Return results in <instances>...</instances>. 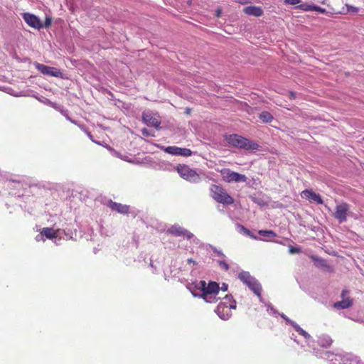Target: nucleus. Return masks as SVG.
Listing matches in <instances>:
<instances>
[{"mask_svg":"<svg viewBox=\"0 0 364 364\" xmlns=\"http://www.w3.org/2000/svg\"><path fill=\"white\" fill-rule=\"evenodd\" d=\"M223 138L228 145L239 149L253 151L260 148L259 144L256 141L237 134H227L223 136Z\"/></svg>","mask_w":364,"mask_h":364,"instance_id":"1","label":"nucleus"},{"mask_svg":"<svg viewBox=\"0 0 364 364\" xmlns=\"http://www.w3.org/2000/svg\"><path fill=\"white\" fill-rule=\"evenodd\" d=\"M210 196L216 202L223 205H231L234 199L221 185L213 184L210 187Z\"/></svg>","mask_w":364,"mask_h":364,"instance_id":"2","label":"nucleus"},{"mask_svg":"<svg viewBox=\"0 0 364 364\" xmlns=\"http://www.w3.org/2000/svg\"><path fill=\"white\" fill-rule=\"evenodd\" d=\"M238 278L245 283L258 297H261L262 287L257 280L252 277L248 272H242Z\"/></svg>","mask_w":364,"mask_h":364,"instance_id":"3","label":"nucleus"},{"mask_svg":"<svg viewBox=\"0 0 364 364\" xmlns=\"http://www.w3.org/2000/svg\"><path fill=\"white\" fill-rule=\"evenodd\" d=\"M176 171L181 178L189 182L197 183L200 181L199 174L187 165L178 164Z\"/></svg>","mask_w":364,"mask_h":364,"instance_id":"4","label":"nucleus"},{"mask_svg":"<svg viewBox=\"0 0 364 364\" xmlns=\"http://www.w3.org/2000/svg\"><path fill=\"white\" fill-rule=\"evenodd\" d=\"M225 300H228L230 302L228 304L226 302H220L216 309L217 314L223 320L229 318L231 315V309H235L236 305L235 301H231V298L225 296Z\"/></svg>","mask_w":364,"mask_h":364,"instance_id":"5","label":"nucleus"},{"mask_svg":"<svg viewBox=\"0 0 364 364\" xmlns=\"http://www.w3.org/2000/svg\"><path fill=\"white\" fill-rule=\"evenodd\" d=\"M220 173L224 181L227 183L246 182L247 178L245 175L231 171L230 168H223Z\"/></svg>","mask_w":364,"mask_h":364,"instance_id":"6","label":"nucleus"},{"mask_svg":"<svg viewBox=\"0 0 364 364\" xmlns=\"http://www.w3.org/2000/svg\"><path fill=\"white\" fill-rule=\"evenodd\" d=\"M349 212L350 205L346 202H343L336 206L333 216L339 223H343L347 220Z\"/></svg>","mask_w":364,"mask_h":364,"instance_id":"7","label":"nucleus"},{"mask_svg":"<svg viewBox=\"0 0 364 364\" xmlns=\"http://www.w3.org/2000/svg\"><path fill=\"white\" fill-rule=\"evenodd\" d=\"M349 293L350 291L348 289H343L341 294L342 300L335 302L333 307L337 309H344L351 307L353 304V301L348 296Z\"/></svg>","mask_w":364,"mask_h":364,"instance_id":"8","label":"nucleus"},{"mask_svg":"<svg viewBox=\"0 0 364 364\" xmlns=\"http://www.w3.org/2000/svg\"><path fill=\"white\" fill-rule=\"evenodd\" d=\"M203 296L208 294H218L220 291L219 284L215 282H210L208 284L205 281L200 282V287Z\"/></svg>","mask_w":364,"mask_h":364,"instance_id":"9","label":"nucleus"},{"mask_svg":"<svg viewBox=\"0 0 364 364\" xmlns=\"http://www.w3.org/2000/svg\"><path fill=\"white\" fill-rule=\"evenodd\" d=\"M22 18L25 21V22L31 27L40 30L43 28V24L42 23L40 18L30 13H23L22 14Z\"/></svg>","mask_w":364,"mask_h":364,"instance_id":"10","label":"nucleus"},{"mask_svg":"<svg viewBox=\"0 0 364 364\" xmlns=\"http://www.w3.org/2000/svg\"><path fill=\"white\" fill-rule=\"evenodd\" d=\"M36 68L38 71H40L43 75H48V76L62 77V73H61L60 70H59L56 68L47 66L46 65L41 64V63H37L36 65Z\"/></svg>","mask_w":364,"mask_h":364,"instance_id":"11","label":"nucleus"},{"mask_svg":"<svg viewBox=\"0 0 364 364\" xmlns=\"http://www.w3.org/2000/svg\"><path fill=\"white\" fill-rule=\"evenodd\" d=\"M166 153L172 155L177 156H190L192 155V151L191 149L187 148H180L175 146H170L165 147L164 149Z\"/></svg>","mask_w":364,"mask_h":364,"instance_id":"12","label":"nucleus"},{"mask_svg":"<svg viewBox=\"0 0 364 364\" xmlns=\"http://www.w3.org/2000/svg\"><path fill=\"white\" fill-rule=\"evenodd\" d=\"M301 196L303 198H305L311 203L314 202V203H316L317 204H323V201L321 196L319 194L315 193L314 191H313L311 189H310V190L306 189V190L303 191L301 193Z\"/></svg>","mask_w":364,"mask_h":364,"instance_id":"13","label":"nucleus"},{"mask_svg":"<svg viewBox=\"0 0 364 364\" xmlns=\"http://www.w3.org/2000/svg\"><path fill=\"white\" fill-rule=\"evenodd\" d=\"M167 232L176 237H186L188 239H191L193 236V235L191 232H188V230H185L184 228L178 225L171 226L170 228L168 229Z\"/></svg>","mask_w":364,"mask_h":364,"instance_id":"14","label":"nucleus"},{"mask_svg":"<svg viewBox=\"0 0 364 364\" xmlns=\"http://www.w3.org/2000/svg\"><path fill=\"white\" fill-rule=\"evenodd\" d=\"M142 119L148 126L160 129L161 120L154 115H142Z\"/></svg>","mask_w":364,"mask_h":364,"instance_id":"15","label":"nucleus"},{"mask_svg":"<svg viewBox=\"0 0 364 364\" xmlns=\"http://www.w3.org/2000/svg\"><path fill=\"white\" fill-rule=\"evenodd\" d=\"M108 206L112 210L122 214H127L129 211V206L110 200Z\"/></svg>","mask_w":364,"mask_h":364,"instance_id":"16","label":"nucleus"},{"mask_svg":"<svg viewBox=\"0 0 364 364\" xmlns=\"http://www.w3.org/2000/svg\"><path fill=\"white\" fill-rule=\"evenodd\" d=\"M245 14L255 17L261 16L263 14L262 9L259 6H250L244 8Z\"/></svg>","mask_w":364,"mask_h":364,"instance_id":"17","label":"nucleus"},{"mask_svg":"<svg viewBox=\"0 0 364 364\" xmlns=\"http://www.w3.org/2000/svg\"><path fill=\"white\" fill-rule=\"evenodd\" d=\"M318 343L321 347L328 348L333 343L332 338L328 335H322L318 338Z\"/></svg>","mask_w":364,"mask_h":364,"instance_id":"18","label":"nucleus"},{"mask_svg":"<svg viewBox=\"0 0 364 364\" xmlns=\"http://www.w3.org/2000/svg\"><path fill=\"white\" fill-rule=\"evenodd\" d=\"M310 258L314 260V262H316V266L318 267H323L327 270L331 269V267L328 264L326 261L322 258H318L315 255H311Z\"/></svg>","mask_w":364,"mask_h":364,"instance_id":"19","label":"nucleus"},{"mask_svg":"<svg viewBox=\"0 0 364 364\" xmlns=\"http://www.w3.org/2000/svg\"><path fill=\"white\" fill-rule=\"evenodd\" d=\"M218 294H208L207 296L200 295V297L204 299L207 303H215L218 299L216 298Z\"/></svg>","mask_w":364,"mask_h":364,"instance_id":"20","label":"nucleus"},{"mask_svg":"<svg viewBox=\"0 0 364 364\" xmlns=\"http://www.w3.org/2000/svg\"><path fill=\"white\" fill-rule=\"evenodd\" d=\"M259 235L264 237H275L277 234L273 230H261L258 231Z\"/></svg>","mask_w":364,"mask_h":364,"instance_id":"21","label":"nucleus"},{"mask_svg":"<svg viewBox=\"0 0 364 364\" xmlns=\"http://www.w3.org/2000/svg\"><path fill=\"white\" fill-rule=\"evenodd\" d=\"M311 6L312 4H309L307 3H303L298 4L296 8L299 9L304 11H311Z\"/></svg>","mask_w":364,"mask_h":364,"instance_id":"22","label":"nucleus"},{"mask_svg":"<svg viewBox=\"0 0 364 364\" xmlns=\"http://www.w3.org/2000/svg\"><path fill=\"white\" fill-rule=\"evenodd\" d=\"M261 122L269 123L273 120V115H259Z\"/></svg>","mask_w":364,"mask_h":364,"instance_id":"23","label":"nucleus"},{"mask_svg":"<svg viewBox=\"0 0 364 364\" xmlns=\"http://www.w3.org/2000/svg\"><path fill=\"white\" fill-rule=\"evenodd\" d=\"M313 11L319 12L321 14H325L326 11L325 9L321 8V7L314 5V4H312V6H311V11Z\"/></svg>","mask_w":364,"mask_h":364,"instance_id":"24","label":"nucleus"},{"mask_svg":"<svg viewBox=\"0 0 364 364\" xmlns=\"http://www.w3.org/2000/svg\"><path fill=\"white\" fill-rule=\"evenodd\" d=\"M292 326L293 328H294V330L299 334V335H302V333H304V330L303 328H301L298 324H296V323H292Z\"/></svg>","mask_w":364,"mask_h":364,"instance_id":"25","label":"nucleus"},{"mask_svg":"<svg viewBox=\"0 0 364 364\" xmlns=\"http://www.w3.org/2000/svg\"><path fill=\"white\" fill-rule=\"evenodd\" d=\"M241 229L242 230V232L247 236H250V237L252 238H254V239H257V237L254 236L252 232L250 231V230H248L247 228L243 227V226H241Z\"/></svg>","mask_w":364,"mask_h":364,"instance_id":"26","label":"nucleus"},{"mask_svg":"<svg viewBox=\"0 0 364 364\" xmlns=\"http://www.w3.org/2000/svg\"><path fill=\"white\" fill-rule=\"evenodd\" d=\"M218 264L224 270L227 271L229 269V264L225 261H219Z\"/></svg>","mask_w":364,"mask_h":364,"instance_id":"27","label":"nucleus"},{"mask_svg":"<svg viewBox=\"0 0 364 364\" xmlns=\"http://www.w3.org/2000/svg\"><path fill=\"white\" fill-rule=\"evenodd\" d=\"M141 134L145 136H154V133L150 132L146 128H143L141 130Z\"/></svg>","mask_w":364,"mask_h":364,"instance_id":"28","label":"nucleus"},{"mask_svg":"<svg viewBox=\"0 0 364 364\" xmlns=\"http://www.w3.org/2000/svg\"><path fill=\"white\" fill-rule=\"evenodd\" d=\"M301 2V0H285L284 3L286 4H290V5H298Z\"/></svg>","mask_w":364,"mask_h":364,"instance_id":"29","label":"nucleus"},{"mask_svg":"<svg viewBox=\"0 0 364 364\" xmlns=\"http://www.w3.org/2000/svg\"><path fill=\"white\" fill-rule=\"evenodd\" d=\"M347 10L349 12H353L356 13L358 11V9L357 7H355L353 6L347 5Z\"/></svg>","mask_w":364,"mask_h":364,"instance_id":"30","label":"nucleus"},{"mask_svg":"<svg viewBox=\"0 0 364 364\" xmlns=\"http://www.w3.org/2000/svg\"><path fill=\"white\" fill-rule=\"evenodd\" d=\"M300 252L299 249L294 247H290L289 252L291 254L299 253Z\"/></svg>","mask_w":364,"mask_h":364,"instance_id":"31","label":"nucleus"},{"mask_svg":"<svg viewBox=\"0 0 364 364\" xmlns=\"http://www.w3.org/2000/svg\"><path fill=\"white\" fill-rule=\"evenodd\" d=\"M51 24V19L49 18H46L45 24L43 25V27L48 28Z\"/></svg>","mask_w":364,"mask_h":364,"instance_id":"32","label":"nucleus"},{"mask_svg":"<svg viewBox=\"0 0 364 364\" xmlns=\"http://www.w3.org/2000/svg\"><path fill=\"white\" fill-rule=\"evenodd\" d=\"M228 284H223L222 287H221V289L223 291H226L228 290Z\"/></svg>","mask_w":364,"mask_h":364,"instance_id":"33","label":"nucleus"},{"mask_svg":"<svg viewBox=\"0 0 364 364\" xmlns=\"http://www.w3.org/2000/svg\"><path fill=\"white\" fill-rule=\"evenodd\" d=\"M303 337H304L305 338H310V335L306 332V331H304V333H302L301 335Z\"/></svg>","mask_w":364,"mask_h":364,"instance_id":"34","label":"nucleus"},{"mask_svg":"<svg viewBox=\"0 0 364 364\" xmlns=\"http://www.w3.org/2000/svg\"><path fill=\"white\" fill-rule=\"evenodd\" d=\"M296 92H289V97L291 99H294L296 97Z\"/></svg>","mask_w":364,"mask_h":364,"instance_id":"35","label":"nucleus"},{"mask_svg":"<svg viewBox=\"0 0 364 364\" xmlns=\"http://www.w3.org/2000/svg\"><path fill=\"white\" fill-rule=\"evenodd\" d=\"M187 262H188V264H196V261H194V260H193V259H191V258L188 259Z\"/></svg>","mask_w":364,"mask_h":364,"instance_id":"36","label":"nucleus"},{"mask_svg":"<svg viewBox=\"0 0 364 364\" xmlns=\"http://www.w3.org/2000/svg\"><path fill=\"white\" fill-rule=\"evenodd\" d=\"M220 14H221V10L220 9L217 10L216 16L220 17Z\"/></svg>","mask_w":364,"mask_h":364,"instance_id":"37","label":"nucleus"},{"mask_svg":"<svg viewBox=\"0 0 364 364\" xmlns=\"http://www.w3.org/2000/svg\"><path fill=\"white\" fill-rule=\"evenodd\" d=\"M190 112H191V109H189V108H186V114H189V113H190Z\"/></svg>","mask_w":364,"mask_h":364,"instance_id":"38","label":"nucleus"},{"mask_svg":"<svg viewBox=\"0 0 364 364\" xmlns=\"http://www.w3.org/2000/svg\"><path fill=\"white\" fill-rule=\"evenodd\" d=\"M262 114H269V113L267 112H262Z\"/></svg>","mask_w":364,"mask_h":364,"instance_id":"39","label":"nucleus"}]
</instances>
